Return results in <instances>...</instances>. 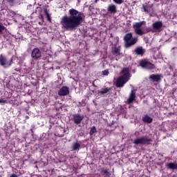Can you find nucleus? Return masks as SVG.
Masks as SVG:
<instances>
[{
	"label": "nucleus",
	"instance_id": "obj_1",
	"mask_svg": "<svg viewBox=\"0 0 177 177\" xmlns=\"http://www.w3.org/2000/svg\"><path fill=\"white\" fill-rule=\"evenodd\" d=\"M84 21V13L72 8L69 10V16H63L61 19V25L66 31H74L78 28Z\"/></svg>",
	"mask_w": 177,
	"mask_h": 177
},
{
	"label": "nucleus",
	"instance_id": "obj_2",
	"mask_svg": "<svg viewBox=\"0 0 177 177\" xmlns=\"http://www.w3.org/2000/svg\"><path fill=\"white\" fill-rule=\"evenodd\" d=\"M120 75L115 82V86L117 88H122L124 85L131 80V73H129V68L124 67L120 71Z\"/></svg>",
	"mask_w": 177,
	"mask_h": 177
},
{
	"label": "nucleus",
	"instance_id": "obj_3",
	"mask_svg": "<svg viewBox=\"0 0 177 177\" xmlns=\"http://www.w3.org/2000/svg\"><path fill=\"white\" fill-rule=\"evenodd\" d=\"M145 23V21H142L140 22H136L133 24V28L137 35H140L141 37L142 35H145V34H147V32H150L151 31L150 28H147L144 30L142 29V26H143Z\"/></svg>",
	"mask_w": 177,
	"mask_h": 177
},
{
	"label": "nucleus",
	"instance_id": "obj_4",
	"mask_svg": "<svg viewBox=\"0 0 177 177\" xmlns=\"http://www.w3.org/2000/svg\"><path fill=\"white\" fill-rule=\"evenodd\" d=\"M124 45L126 48H131L138 42V37H133L132 32H129L124 36Z\"/></svg>",
	"mask_w": 177,
	"mask_h": 177
},
{
	"label": "nucleus",
	"instance_id": "obj_5",
	"mask_svg": "<svg viewBox=\"0 0 177 177\" xmlns=\"http://www.w3.org/2000/svg\"><path fill=\"white\" fill-rule=\"evenodd\" d=\"M151 142H153L151 138L145 136L141 138H136L133 143L136 146H139V145H141L142 146H149V145H151Z\"/></svg>",
	"mask_w": 177,
	"mask_h": 177
},
{
	"label": "nucleus",
	"instance_id": "obj_6",
	"mask_svg": "<svg viewBox=\"0 0 177 177\" xmlns=\"http://www.w3.org/2000/svg\"><path fill=\"white\" fill-rule=\"evenodd\" d=\"M140 66L142 68H145L146 70H156V65L154 64H151L149 59H144L140 61Z\"/></svg>",
	"mask_w": 177,
	"mask_h": 177
},
{
	"label": "nucleus",
	"instance_id": "obj_7",
	"mask_svg": "<svg viewBox=\"0 0 177 177\" xmlns=\"http://www.w3.org/2000/svg\"><path fill=\"white\" fill-rule=\"evenodd\" d=\"M13 64V57L8 61V58L3 54L0 55V66L2 67H10Z\"/></svg>",
	"mask_w": 177,
	"mask_h": 177
},
{
	"label": "nucleus",
	"instance_id": "obj_8",
	"mask_svg": "<svg viewBox=\"0 0 177 177\" xmlns=\"http://www.w3.org/2000/svg\"><path fill=\"white\" fill-rule=\"evenodd\" d=\"M30 57L32 60H35L36 62L41 60V59H42V53H41V50H39L38 48H33L31 52Z\"/></svg>",
	"mask_w": 177,
	"mask_h": 177
},
{
	"label": "nucleus",
	"instance_id": "obj_9",
	"mask_svg": "<svg viewBox=\"0 0 177 177\" xmlns=\"http://www.w3.org/2000/svg\"><path fill=\"white\" fill-rule=\"evenodd\" d=\"M83 120H84V116L81 115L79 113H76L73 115V121L74 124H76V125H80V124L82 122Z\"/></svg>",
	"mask_w": 177,
	"mask_h": 177
},
{
	"label": "nucleus",
	"instance_id": "obj_10",
	"mask_svg": "<svg viewBox=\"0 0 177 177\" xmlns=\"http://www.w3.org/2000/svg\"><path fill=\"white\" fill-rule=\"evenodd\" d=\"M136 100V91L131 90L129 98L127 99V104H132Z\"/></svg>",
	"mask_w": 177,
	"mask_h": 177
},
{
	"label": "nucleus",
	"instance_id": "obj_11",
	"mask_svg": "<svg viewBox=\"0 0 177 177\" xmlns=\"http://www.w3.org/2000/svg\"><path fill=\"white\" fill-rule=\"evenodd\" d=\"M70 94V90L68 87L64 86L58 91L59 96H67Z\"/></svg>",
	"mask_w": 177,
	"mask_h": 177
},
{
	"label": "nucleus",
	"instance_id": "obj_12",
	"mask_svg": "<svg viewBox=\"0 0 177 177\" xmlns=\"http://www.w3.org/2000/svg\"><path fill=\"white\" fill-rule=\"evenodd\" d=\"M64 133H66V129L58 127L56 129L55 136H58V138H63V136H64Z\"/></svg>",
	"mask_w": 177,
	"mask_h": 177
},
{
	"label": "nucleus",
	"instance_id": "obj_13",
	"mask_svg": "<svg viewBox=\"0 0 177 177\" xmlns=\"http://www.w3.org/2000/svg\"><path fill=\"white\" fill-rule=\"evenodd\" d=\"M153 30L155 31H161L162 28V21H157L152 24Z\"/></svg>",
	"mask_w": 177,
	"mask_h": 177
},
{
	"label": "nucleus",
	"instance_id": "obj_14",
	"mask_svg": "<svg viewBox=\"0 0 177 177\" xmlns=\"http://www.w3.org/2000/svg\"><path fill=\"white\" fill-rule=\"evenodd\" d=\"M149 78L152 81V82H160V81H161V75L152 74L149 75Z\"/></svg>",
	"mask_w": 177,
	"mask_h": 177
},
{
	"label": "nucleus",
	"instance_id": "obj_15",
	"mask_svg": "<svg viewBox=\"0 0 177 177\" xmlns=\"http://www.w3.org/2000/svg\"><path fill=\"white\" fill-rule=\"evenodd\" d=\"M134 52L137 56H143L146 53V50H145L143 47L139 46L136 48Z\"/></svg>",
	"mask_w": 177,
	"mask_h": 177
},
{
	"label": "nucleus",
	"instance_id": "obj_16",
	"mask_svg": "<svg viewBox=\"0 0 177 177\" xmlns=\"http://www.w3.org/2000/svg\"><path fill=\"white\" fill-rule=\"evenodd\" d=\"M107 10L111 15H115V12H117V6L114 4H110L108 6Z\"/></svg>",
	"mask_w": 177,
	"mask_h": 177
},
{
	"label": "nucleus",
	"instance_id": "obj_17",
	"mask_svg": "<svg viewBox=\"0 0 177 177\" xmlns=\"http://www.w3.org/2000/svg\"><path fill=\"white\" fill-rule=\"evenodd\" d=\"M142 122H145V124H151L153 122V119L151 117L149 116V115H145L142 118Z\"/></svg>",
	"mask_w": 177,
	"mask_h": 177
},
{
	"label": "nucleus",
	"instance_id": "obj_18",
	"mask_svg": "<svg viewBox=\"0 0 177 177\" xmlns=\"http://www.w3.org/2000/svg\"><path fill=\"white\" fill-rule=\"evenodd\" d=\"M167 169H177V163L169 162L166 165Z\"/></svg>",
	"mask_w": 177,
	"mask_h": 177
},
{
	"label": "nucleus",
	"instance_id": "obj_19",
	"mask_svg": "<svg viewBox=\"0 0 177 177\" xmlns=\"http://www.w3.org/2000/svg\"><path fill=\"white\" fill-rule=\"evenodd\" d=\"M81 149V143L76 142L72 145V151H75L77 150H80Z\"/></svg>",
	"mask_w": 177,
	"mask_h": 177
},
{
	"label": "nucleus",
	"instance_id": "obj_20",
	"mask_svg": "<svg viewBox=\"0 0 177 177\" xmlns=\"http://www.w3.org/2000/svg\"><path fill=\"white\" fill-rule=\"evenodd\" d=\"M120 52L121 50L118 47H115L112 50L113 56H120L121 55Z\"/></svg>",
	"mask_w": 177,
	"mask_h": 177
},
{
	"label": "nucleus",
	"instance_id": "obj_21",
	"mask_svg": "<svg viewBox=\"0 0 177 177\" xmlns=\"http://www.w3.org/2000/svg\"><path fill=\"white\" fill-rule=\"evenodd\" d=\"M110 91H111V88H102V91H99L98 93L100 95H104L106 93H107L108 92H110Z\"/></svg>",
	"mask_w": 177,
	"mask_h": 177
},
{
	"label": "nucleus",
	"instance_id": "obj_22",
	"mask_svg": "<svg viewBox=\"0 0 177 177\" xmlns=\"http://www.w3.org/2000/svg\"><path fill=\"white\" fill-rule=\"evenodd\" d=\"M96 132H97V130L96 129V127L95 126L92 127L89 131L90 136H92L93 133H96Z\"/></svg>",
	"mask_w": 177,
	"mask_h": 177
},
{
	"label": "nucleus",
	"instance_id": "obj_23",
	"mask_svg": "<svg viewBox=\"0 0 177 177\" xmlns=\"http://www.w3.org/2000/svg\"><path fill=\"white\" fill-rule=\"evenodd\" d=\"M142 9H144V12H146L147 13H149L150 17H153L154 16V14L149 11V10L147 9V6H143Z\"/></svg>",
	"mask_w": 177,
	"mask_h": 177
},
{
	"label": "nucleus",
	"instance_id": "obj_24",
	"mask_svg": "<svg viewBox=\"0 0 177 177\" xmlns=\"http://www.w3.org/2000/svg\"><path fill=\"white\" fill-rule=\"evenodd\" d=\"M44 13L47 17L48 21H50L52 19H50V15H49V12H48L47 9L44 10Z\"/></svg>",
	"mask_w": 177,
	"mask_h": 177
},
{
	"label": "nucleus",
	"instance_id": "obj_25",
	"mask_svg": "<svg viewBox=\"0 0 177 177\" xmlns=\"http://www.w3.org/2000/svg\"><path fill=\"white\" fill-rule=\"evenodd\" d=\"M115 3H118V5H121L124 2V0H113Z\"/></svg>",
	"mask_w": 177,
	"mask_h": 177
},
{
	"label": "nucleus",
	"instance_id": "obj_26",
	"mask_svg": "<svg viewBox=\"0 0 177 177\" xmlns=\"http://www.w3.org/2000/svg\"><path fill=\"white\" fill-rule=\"evenodd\" d=\"M5 30V26H2V24H0V34H3V31Z\"/></svg>",
	"mask_w": 177,
	"mask_h": 177
},
{
	"label": "nucleus",
	"instance_id": "obj_27",
	"mask_svg": "<svg viewBox=\"0 0 177 177\" xmlns=\"http://www.w3.org/2000/svg\"><path fill=\"white\" fill-rule=\"evenodd\" d=\"M109 73L108 70H104L102 71V75H109Z\"/></svg>",
	"mask_w": 177,
	"mask_h": 177
},
{
	"label": "nucleus",
	"instance_id": "obj_28",
	"mask_svg": "<svg viewBox=\"0 0 177 177\" xmlns=\"http://www.w3.org/2000/svg\"><path fill=\"white\" fill-rule=\"evenodd\" d=\"M115 124V121H112L111 124H108V127H113Z\"/></svg>",
	"mask_w": 177,
	"mask_h": 177
},
{
	"label": "nucleus",
	"instance_id": "obj_29",
	"mask_svg": "<svg viewBox=\"0 0 177 177\" xmlns=\"http://www.w3.org/2000/svg\"><path fill=\"white\" fill-rule=\"evenodd\" d=\"M8 3H15V0H6Z\"/></svg>",
	"mask_w": 177,
	"mask_h": 177
},
{
	"label": "nucleus",
	"instance_id": "obj_30",
	"mask_svg": "<svg viewBox=\"0 0 177 177\" xmlns=\"http://www.w3.org/2000/svg\"><path fill=\"white\" fill-rule=\"evenodd\" d=\"M0 103H8V101H6L5 100H1L0 99Z\"/></svg>",
	"mask_w": 177,
	"mask_h": 177
},
{
	"label": "nucleus",
	"instance_id": "obj_31",
	"mask_svg": "<svg viewBox=\"0 0 177 177\" xmlns=\"http://www.w3.org/2000/svg\"><path fill=\"white\" fill-rule=\"evenodd\" d=\"M10 177H19V176H17V175L15 174H10Z\"/></svg>",
	"mask_w": 177,
	"mask_h": 177
},
{
	"label": "nucleus",
	"instance_id": "obj_32",
	"mask_svg": "<svg viewBox=\"0 0 177 177\" xmlns=\"http://www.w3.org/2000/svg\"><path fill=\"white\" fill-rule=\"evenodd\" d=\"M32 133H34V131H32V129H31Z\"/></svg>",
	"mask_w": 177,
	"mask_h": 177
},
{
	"label": "nucleus",
	"instance_id": "obj_33",
	"mask_svg": "<svg viewBox=\"0 0 177 177\" xmlns=\"http://www.w3.org/2000/svg\"><path fill=\"white\" fill-rule=\"evenodd\" d=\"M105 131H109V129H106Z\"/></svg>",
	"mask_w": 177,
	"mask_h": 177
}]
</instances>
